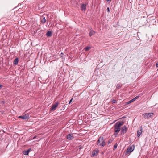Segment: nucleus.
Returning a JSON list of instances; mask_svg holds the SVG:
<instances>
[{"mask_svg":"<svg viewBox=\"0 0 158 158\" xmlns=\"http://www.w3.org/2000/svg\"><path fill=\"white\" fill-rule=\"evenodd\" d=\"M96 144L98 146H101V147L102 148L104 146L105 142L102 136H100L97 140Z\"/></svg>","mask_w":158,"mask_h":158,"instance_id":"f257e3e1","label":"nucleus"},{"mask_svg":"<svg viewBox=\"0 0 158 158\" xmlns=\"http://www.w3.org/2000/svg\"><path fill=\"white\" fill-rule=\"evenodd\" d=\"M124 123L123 122H118L114 125V131L115 133H118L120 130V127Z\"/></svg>","mask_w":158,"mask_h":158,"instance_id":"f03ea898","label":"nucleus"},{"mask_svg":"<svg viewBox=\"0 0 158 158\" xmlns=\"http://www.w3.org/2000/svg\"><path fill=\"white\" fill-rule=\"evenodd\" d=\"M154 114L152 113H145L143 114V117L145 119H148L150 118H151L153 115Z\"/></svg>","mask_w":158,"mask_h":158,"instance_id":"7ed1b4c3","label":"nucleus"},{"mask_svg":"<svg viewBox=\"0 0 158 158\" xmlns=\"http://www.w3.org/2000/svg\"><path fill=\"white\" fill-rule=\"evenodd\" d=\"M58 104L59 102H56L54 104L52 105V106L50 109V111L51 112L54 111L57 107Z\"/></svg>","mask_w":158,"mask_h":158,"instance_id":"20e7f679","label":"nucleus"},{"mask_svg":"<svg viewBox=\"0 0 158 158\" xmlns=\"http://www.w3.org/2000/svg\"><path fill=\"white\" fill-rule=\"evenodd\" d=\"M19 118H21L23 119H29V115L28 114H26L23 116H20L19 117Z\"/></svg>","mask_w":158,"mask_h":158,"instance_id":"39448f33","label":"nucleus"},{"mask_svg":"<svg viewBox=\"0 0 158 158\" xmlns=\"http://www.w3.org/2000/svg\"><path fill=\"white\" fill-rule=\"evenodd\" d=\"M143 132V129L142 126H140L139 127V129L137 131V137H139L141 135L142 133Z\"/></svg>","mask_w":158,"mask_h":158,"instance_id":"423d86ee","label":"nucleus"},{"mask_svg":"<svg viewBox=\"0 0 158 158\" xmlns=\"http://www.w3.org/2000/svg\"><path fill=\"white\" fill-rule=\"evenodd\" d=\"M127 129L125 125L121 129V134L122 135H124L127 132Z\"/></svg>","mask_w":158,"mask_h":158,"instance_id":"0eeeda50","label":"nucleus"},{"mask_svg":"<svg viewBox=\"0 0 158 158\" xmlns=\"http://www.w3.org/2000/svg\"><path fill=\"white\" fill-rule=\"evenodd\" d=\"M134 149H133L132 147H128L127 149V151L125 152V155H128L129 153H131V152L133 151Z\"/></svg>","mask_w":158,"mask_h":158,"instance_id":"6e6552de","label":"nucleus"},{"mask_svg":"<svg viewBox=\"0 0 158 158\" xmlns=\"http://www.w3.org/2000/svg\"><path fill=\"white\" fill-rule=\"evenodd\" d=\"M67 138L69 140H72L74 138L73 134H69L67 135Z\"/></svg>","mask_w":158,"mask_h":158,"instance_id":"1a4fd4ad","label":"nucleus"},{"mask_svg":"<svg viewBox=\"0 0 158 158\" xmlns=\"http://www.w3.org/2000/svg\"><path fill=\"white\" fill-rule=\"evenodd\" d=\"M31 150V149H29L28 150L26 151H24L23 152V154L25 155H28L29 153Z\"/></svg>","mask_w":158,"mask_h":158,"instance_id":"9d476101","label":"nucleus"},{"mask_svg":"<svg viewBox=\"0 0 158 158\" xmlns=\"http://www.w3.org/2000/svg\"><path fill=\"white\" fill-rule=\"evenodd\" d=\"M86 4H82L81 7V10L83 11H85L86 10Z\"/></svg>","mask_w":158,"mask_h":158,"instance_id":"9b49d317","label":"nucleus"},{"mask_svg":"<svg viewBox=\"0 0 158 158\" xmlns=\"http://www.w3.org/2000/svg\"><path fill=\"white\" fill-rule=\"evenodd\" d=\"M19 59L18 58H16L14 61V64L15 65H16L18 63Z\"/></svg>","mask_w":158,"mask_h":158,"instance_id":"f8f14e48","label":"nucleus"},{"mask_svg":"<svg viewBox=\"0 0 158 158\" xmlns=\"http://www.w3.org/2000/svg\"><path fill=\"white\" fill-rule=\"evenodd\" d=\"M52 33L50 31H48L46 33V35L47 37H50L52 35Z\"/></svg>","mask_w":158,"mask_h":158,"instance_id":"ddd939ff","label":"nucleus"},{"mask_svg":"<svg viewBox=\"0 0 158 158\" xmlns=\"http://www.w3.org/2000/svg\"><path fill=\"white\" fill-rule=\"evenodd\" d=\"M95 33H96V32L95 31H94L91 30L89 32V36H91L95 34Z\"/></svg>","mask_w":158,"mask_h":158,"instance_id":"4468645a","label":"nucleus"},{"mask_svg":"<svg viewBox=\"0 0 158 158\" xmlns=\"http://www.w3.org/2000/svg\"><path fill=\"white\" fill-rule=\"evenodd\" d=\"M98 152V151L94 150L92 152V155H93V156H96V155L97 154Z\"/></svg>","mask_w":158,"mask_h":158,"instance_id":"2eb2a0df","label":"nucleus"},{"mask_svg":"<svg viewBox=\"0 0 158 158\" xmlns=\"http://www.w3.org/2000/svg\"><path fill=\"white\" fill-rule=\"evenodd\" d=\"M46 20L45 17L43 18L41 20V22L42 24H44L46 22Z\"/></svg>","mask_w":158,"mask_h":158,"instance_id":"dca6fc26","label":"nucleus"},{"mask_svg":"<svg viewBox=\"0 0 158 158\" xmlns=\"http://www.w3.org/2000/svg\"><path fill=\"white\" fill-rule=\"evenodd\" d=\"M134 102V101H133V100L132 99L131 100L127 102H126L125 103V105H127L129 104L130 103L133 102Z\"/></svg>","mask_w":158,"mask_h":158,"instance_id":"f3484780","label":"nucleus"},{"mask_svg":"<svg viewBox=\"0 0 158 158\" xmlns=\"http://www.w3.org/2000/svg\"><path fill=\"white\" fill-rule=\"evenodd\" d=\"M90 49V47L89 46H87L84 48V49L85 50V51H88Z\"/></svg>","mask_w":158,"mask_h":158,"instance_id":"a211bd4d","label":"nucleus"},{"mask_svg":"<svg viewBox=\"0 0 158 158\" xmlns=\"http://www.w3.org/2000/svg\"><path fill=\"white\" fill-rule=\"evenodd\" d=\"M121 87V85L120 83L118 84L116 86V88L119 89Z\"/></svg>","mask_w":158,"mask_h":158,"instance_id":"6ab92c4d","label":"nucleus"},{"mask_svg":"<svg viewBox=\"0 0 158 158\" xmlns=\"http://www.w3.org/2000/svg\"><path fill=\"white\" fill-rule=\"evenodd\" d=\"M112 141H113V139H109L108 142V144H109L111 143L112 142Z\"/></svg>","mask_w":158,"mask_h":158,"instance_id":"aec40b11","label":"nucleus"},{"mask_svg":"<svg viewBox=\"0 0 158 158\" xmlns=\"http://www.w3.org/2000/svg\"><path fill=\"white\" fill-rule=\"evenodd\" d=\"M117 147V144H115L114 145V148H113V150H115V149Z\"/></svg>","mask_w":158,"mask_h":158,"instance_id":"412c9836","label":"nucleus"},{"mask_svg":"<svg viewBox=\"0 0 158 158\" xmlns=\"http://www.w3.org/2000/svg\"><path fill=\"white\" fill-rule=\"evenodd\" d=\"M139 97L137 96L133 98V100L134 101L137 99Z\"/></svg>","mask_w":158,"mask_h":158,"instance_id":"4be33fe9","label":"nucleus"},{"mask_svg":"<svg viewBox=\"0 0 158 158\" xmlns=\"http://www.w3.org/2000/svg\"><path fill=\"white\" fill-rule=\"evenodd\" d=\"M60 57H63L64 56V53H61L60 54Z\"/></svg>","mask_w":158,"mask_h":158,"instance_id":"5701e85b","label":"nucleus"},{"mask_svg":"<svg viewBox=\"0 0 158 158\" xmlns=\"http://www.w3.org/2000/svg\"><path fill=\"white\" fill-rule=\"evenodd\" d=\"M116 100H115V99H113L112 101V102L113 103H116Z\"/></svg>","mask_w":158,"mask_h":158,"instance_id":"b1692460","label":"nucleus"},{"mask_svg":"<svg viewBox=\"0 0 158 158\" xmlns=\"http://www.w3.org/2000/svg\"><path fill=\"white\" fill-rule=\"evenodd\" d=\"M3 87V86L2 85L0 84V89H2V88Z\"/></svg>","mask_w":158,"mask_h":158,"instance_id":"393cba45","label":"nucleus"},{"mask_svg":"<svg viewBox=\"0 0 158 158\" xmlns=\"http://www.w3.org/2000/svg\"><path fill=\"white\" fill-rule=\"evenodd\" d=\"M73 99V98H72V99H71V100H70L69 102V104H70V103H71V102H72V101Z\"/></svg>","mask_w":158,"mask_h":158,"instance_id":"a878e982","label":"nucleus"},{"mask_svg":"<svg viewBox=\"0 0 158 158\" xmlns=\"http://www.w3.org/2000/svg\"><path fill=\"white\" fill-rule=\"evenodd\" d=\"M156 67H158V62H157L156 64Z\"/></svg>","mask_w":158,"mask_h":158,"instance_id":"bb28decb","label":"nucleus"},{"mask_svg":"<svg viewBox=\"0 0 158 158\" xmlns=\"http://www.w3.org/2000/svg\"><path fill=\"white\" fill-rule=\"evenodd\" d=\"M107 10L108 11V12H109L110 11V9H109V7L107 8Z\"/></svg>","mask_w":158,"mask_h":158,"instance_id":"cd10ccee","label":"nucleus"},{"mask_svg":"<svg viewBox=\"0 0 158 158\" xmlns=\"http://www.w3.org/2000/svg\"><path fill=\"white\" fill-rule=\"evenodd\" d=\"M106 1L107 2H110L111 1V0H106Z\"/></svg>","mask_w":158,"mask_h":158,"instance_id":"c85d7f7f","label":"nucleus"},{"mask_svg":"<svg viewBox=\"0 0 158 158\" xmlns=\"http://www.w3.org/2000/svg\"><path fill=\"white\" fill-rule=\"evenodd\" d=\"M36 138V136H34L33 138V139H35Z\"/></svg>","mask_w":158,"mask_h":158,"instance_id":"c756f323","label":"nucleus"},{"mask_svg":"<svg viewBox=\"0 0 158 158\" xmlns=\"http://www.w3.org/2000/svg\"><path fill=\"white\" fill-rule=\"evenodd\" d=\"M157 71H158V69H157Z\"/></svg>","mask_w":158,"mask_h":158,"instance_id":"7c9ffc66","label":"nucleus"}]
</instances>
